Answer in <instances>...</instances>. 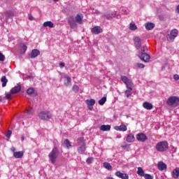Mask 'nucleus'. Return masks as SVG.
Here are the masks:
<instances>
[{
	"label": "nucleus",
	"instance_id": "obj_19",
	"mask_svg": "<svg viewBox=\"0 0 179 179\" xmlns=\"http://www.w3.org/2000/svg\"><path fill=\"white\" fill-rule=\"evenodd\" d=\"M24 155V152H23V151L13 152V156L14 157H15V159H22Z\"/></svg>",
	"mask_w": 179,
	"mask_h": 179
},
{
	"label": "nucleus",
	"instance_id": "obj_38",
	"mask_svg": "<svg viewBox=\"0 0 179 179\" xmlns=\"http://www.w3.org/2000/svg\"><path fill=\"white\" fill-rule=\"evenodd\" d=\"M73 90L75 92V93H78L79 92V86L76 85H73Z\"/></svg>",
	"mask_w": 179,
	"mask_h": 179
},
{
	"label": "nucleus",
	"instance_id": "obj_17",
	"mask_svg": "<svg viewBox=\"0 0 179 179\" xmlns=\"http://www.w3.org/2000/svg\"><path fill=\"white\" fill-rule=\"evenodd\" d=\"M126 141L128 142V143H132V142H135V136H134L133 134H128Z\"/></svg>",
	"mask_w": 179,
	"mask_h": 179
},
{
	"label": "nucleus",
	"instance_id": "obj_35",
	"mask_svg": "<svg viewBox=\"0 0 179 179\" xmlns=\"http://www.w3.org/2000/svg\"><path fill=\"white\" fill-rule=\"evenodd\" d=\"M34 113V110L31 108H29L27 109L25 112V114H27L28 115H31Z\"/></svg>",
	"mask_w": 179,
	"mask_h": 179
},
{
	"label": "nucleus",
	"instance_id": "obj_6",
	"mask_svg": "<svg viewBox=\"0 0 179 179\" xmlns=\"http://www.w3.org/2000/svg\"><path fill=\"white\" fill-rule=\"evenodd\" d=\"M121 80L126 85L127 89L134 87V83H132V80H129L127 76H122L121 77Z\"/></svg>",
	"mask_w": 179,
	"mask_h": 179
},
{
	"label": "nucleus",
	"instance_id": "obj_4",
	"mask_svg": "<svg viewBox=\"0 0 179 179\" xmlns=\"http://www.w3.org/2000/svg\"><path fill=\"white\" fill-rule=\"evenodd\" d=\"M157 152H166L169 149V143L167 141H160L155 146Z\"/></svg>",
	"mask_w": 179,
	"mask_h": 179
},
{
	"label": "nucleus",
	"instance_id": "obj_18",
	"mask_svg": "<svg viewBox=\"0 0 179 179\" xmlns=\"http://www.w3.org/2000/svg\"><path fill=\"white\" fill-rule=\"evenodd\" d=\"M22 90V87L20 85H17L11 89L10 92L12 94H15V93H19Z\"/></svg>",
	"mask_w": 179,
	"mask_h": 179
},
{
	"label": "nucleus",
	"instance_id": "obj_37",
	"mask_svg": "<svg viewBox=\"0 0 179 179\" xmlns=\"http://www.w3.org/2000/svg\"><path fill=\"white\" fill-rule=\"evenodd\" d=\"M136 68H138V69H143V68H145V64H143L142 63H136Z\"/></svg>",
	"mask_w": 179,
	"mask_h": 179
},
{
	"label": "nucleus",
	"instance_id": "obj_45",
	"mask_svg": "<svg viewBox=\"0 0 179 179\" xmlns=\"http://www.w3.org/2000/svg\"><path fill=\"white\" fill-rule=\"evenodd\" d=\"M141 51H143V52H146V51H148V47L146 46L141 47Z\"/></svg>",
	"mask_w": 179,
	"mask_h": 179
},
{
	"label": "nucleus",
	"instance_id": "obj_28",
	"mask_svg": "<svg viewBox=\"0 0 179 179\" xmlns=\"http://www.w3.org/2000/svg\"><path fill=\"white\" fill-rule=\"evenodd\" d=\"M137 174L141 177H144L145 171H143V169H142V167H138Z\"/></svg>",
	"mask_w": 179,
	"mask_h": 179
},
{
	"label": "nucleus",
	"instance_id": "obj_16",
	"mask_svg": "<svg viewBox=\"0 0 179 179\" xmlns=\"http://www.w3.org/2000/svg\"><path fill=\"white\" fill-rule=\"evenodd\" d=\"M39 55H40V50H38L37 49H34V50H32V51L30 54V58H36V57H38Z\"/></svg>",
	"mask_w": 179,
	"mask_h": 179
},
{
	"label": "nucleus",
	"instance_id": "obj_26",
	"mask_svg": "<svg viewBox=\"0 0 179 179\" xmlns=\"http://www.w3.org/2000/svg\"><path fill=\"white\" fill-rule=\"evenodd\" d=\"M145 29L146 30H152L155 28V24L152 22H148L145 24Z\"/></svg>",
	"mask_w": 179,
	"mask_h": 179
},
{
	"label": "nucleus",
	"instance_id": "obj_24",
	"mask_svg": "<svg viewBox=\"0 0 179 179\" xmlns=\"http://www.w3.org/2000/svg\"><path fill=\"white\" fill-rule=\"evenodd\" d=\"M172 176L173 178H178L179 177V169L176 168L172 171Z\"/></svg>",
	"mask_w": 179,
	"mask_h": 179
},
{
	"label": "nucleus",
	"instance_id": "obj_2",
	"mask_svg": "<svg viewBox=\"0 0 179 179\" xmlns=\"http://www.w3.org/2000/svg\"><path fill=\"white\" fill-rule=\"evenodd\" d=\"M166 104L168 106H170V107H173L174 108L176 107H178L179 106V97L176 96H170L166 100Z\"/></svg>",
	"mask_w": 179,
	"mask_h": 179
},
{
	"label": "nucleus",
	"instance_id": "obj_14",
	"mask_svg": "<svg viewBox=\"0 0 179 179\" xmlns=\"http://www.w3.org/2000/svg\"><path fill=\"white\" fill-rule=\"evenodd\" d=\"M76 22L78 24H82L83 23V14H77L76 16Z\"/></svg>",
	"mask_w": 179,
	"mask_h": 179
},
{
	"label": "nucleus",
	"instance_id": "obj_3",
	"mask_svg": "<svg viewBox=\"0 0 179 179\" xmlns=\"http://www.w3.org/2000/svg\"><path fill=\"white\" fill-rule=\"evenodd\" d=\"M59 155V151L58 150V148L54 147L49 154V159L52 164H55V162H57V157H58Z\"/></svg>",
	"mask_w": 179,
	"mask_h": 179
},
{
	"label": "nucleus",
	"instance_id": "obj_9",
	"mask_svg": "<svg viewBox=\"0 0 179 179\" xmlns=\"http://www.w3.org/2000/svg\"><path fill=\"white\" fill-rule=\"evenodd\" d=\"M134 45L136 48L139 49L141 48V45H142V39L138 36H135L134 38Z\"/></svg>",
	"mask_w": 179,
	"mask_h": 179
},
{
	"label": "nucleus",
	"instance_id": "obj_39",
	"mask_svg": "<svg viewBox=\"0 0 179 179\" xmlns=\"http://www.w3.org/2000/svg\"><path fill=\"white\" fill-rule=\"evenodd\" d=\"M86 162L87 163V164H91V163H93V157H88L86 160Z\"/></svg>",
	"mask_w": 179,
	"mask_h": 179
},
{
	"label": "nucleus",
	"instance_id": "obj_10",
	"mask_svg": "<svg viewBox=\"0 0 179 179\" xmlns=\"http://www.w3.org/2000/svg\"><path fill=\"white\" fill-rule=\"evenodd\" d=\"M136 139L140 142H145V141H148V136L143 133H139L136 135Z\"/></svg>",
	"mask_w": 179,
	"mask_h": 179
},
{
	"label": "nucleus",
	"instance_id": "obj_54",
	"mask_svg": "<svg viewBox=\"0 0 179 179\" xmlns=\"http://www.w3.org/2000/svg\"><path fill=\"white\" fill-rule=\"evenodd\" d=\"M89 110H92V108L90 106H88Z\"/></svg>",
	"mask_w": 179,
	"mask_h": 179
},
{
	"label": "nucleus",
	"instance_id": "obj_53",
	"mask_svg": "<svg viewBox=\"0 0 179 179\" xmlns=\"http://www.w3.org/2000/svg\"><path fill=\"white\" fill-rule=\"evenodd\" d=\"M21 139L22 141H24V136H22Z\"/></svg>",
	"mask_w": 179,
	"mask_h": 179
},
{
	"label": "nucleus",
	"instance_id": "obj_36",
	"mask_svg": "<svg viewBox=\"0 0 179 179\" xmlns=\"http://www.w3.org/2000/svg\"><path fill=\"white\" fill-rule=\"evenodd\" d=\"M34 92H35V90H34V88H33V87H30V88H29V89L27 90V94H33V93H34Z\"/></svg>",
	"mask_w": 179,
	"mask_h": 179
},
{
	"label": "nucleus",
	"instance_id": "obj_23",
	"mask_svg": "<svg viewBox=\"0 0 179 179\" xmlns=\"http://www.w3.org/2000/svg\"><path fill=\"white\" fill-rule=\"evenodd\" d=\"M85 103L86 104L88 105V107H92L93 106H94V104H96V101L93 99H87L85 100Z\"/></svg>",
	"mask_w": 179,
	"mask_h": 179
},
{
	"label": "nucleus",
	"instance_id": "obj_49",
	"mask_svg": "<svg viewBox=\"0 0 179 179\" xmlns=\"http://www.w3.org/2000/svg\"><path fill=\"white\" fill-rule=\"evenodd\" d=\"M59 66H60V68H64V67L65 66V63L61 62V63L59 64Z\"/></svg>",
	"mask_w": 179,
	"mask_h": 179
},
{
	"label": "nucleus",
	"instance_id": "obj_44",
	"mask_svg": "<svg viewBox=\"0 0 179 179\" xmlns=\"http://www.w3.org/2000/svg\"><path fill=\"white\" fill-rule=\"evenodd\" d=\"M6 98L7 100H10L12 99V95L10 94H6Z\"/></svg>",
	"mask_w": 179,
	"mask_h": 179
},
{
	"label": "nucleus",
	"instance_id": "obj_13",
	"mask_svg": "<svg viewBox=\"0 0 179 179\" xmlns=\"http://www.w3.org/2000/svg\"><path fill=\"white\" fill-rule=\"evenodd\" d=\"M157 168L160 171H163V170H166L167 169V165L163 162H159L157 164Z\"/></svg>",
	"mask_w": 179,
	"mask_h": 179
},
{
	"label": "nucleus",
	"instance_id": "obj_32",
	"mask_svg": "<svg viewBox=\"0 0 179 179\" xmlns=\"http://www.w3.org/2000/svg\"><path fill=\"white\" fill-rule=\"evenodd\" d=\"M64 145H66L67 149H69V148H72V143H71V141H69V139H66L64 141Z\"/></svg>",
	"mask_w": 179,
	"mask_h": 179
},
{
	"label": "nucleus",
	"instance_id": "obj_27",
	"mask_svg": "<svg viewBox=\"0 0 179 179\" xmlns=\"http://www.w3.org/2000/svg\"><path fill=\"white\" fill-rule=\"evenodd\" d=\"M1 82L2 83V87H5L8 83V78L6 76H2Z\"/></svg>",
	"mask_w": 179,
	"mask_h": 179
},
{
	"label": "nucleus",
	"instance_id": "obj_29",
	"mask_svg": "<svg viewBox=\"0 0 179 179\" xmlns=\"http://www.w3.org/2000/svg\"><path fill=\"white\" fill-rule=\"evenodd\" d=\"M103 167H105V169H106L107 170H109V171L113 170V166L108 162H104L103 163Z\"/></svg>",
	"mask_w": 179,
	"mask_h": 179
},
{
	"label": "nucleus",
	"instance_id": "obj_52",
	"mask_svg": "<svg viewBox=\"0 0 179 179\" xmlns=\"http://www.w3.org/2000/svg\"><path fill=\"white\" fill-rule=\"evenodd\" d=\"M11 150L15 153V150H16V149L15 148V147H13V148H11Z\"/></svg>",
	"mask_w": 179,
	"mask_h": 179
},
{
	"label": "nucleus",
	"instance_id": "obj_22",
	"mask_svg": "<svg viewBox=\"0 0 179 179\" xmlns=\"http://www.w3.org/2000/svg\"><path fill=\"white\" fill-rule=\"evenodd\" d=\"M5 16L8 19H12V17H13V16H15V13H13V11H12V10L6 11L5 12Z\"/></svg>",
	"mask_w": 179,
	"mask_h": 179
},
{
	"label": "nucleus",
	"instance_id": "obj_55",
	"mask_svg": "<svg viewBox=\"0 0 179 179\" xmlns=\"http://www.w3.org/2000/svg\"><path fill=\"white\" fill-rule=\"evenodd\" d=\"M55 2H58V0H54Z\"/></svg>",
	"mask_w": 179,
	"mask_h": 179
},
{
	"label": "nucleus",
	"instance_id": "obj_50",
	"mask_svg": "<svg viewBox=\"0 0 179 179\" xmlns=\"http://www.w3.org/2000/svg\"><path fill=\"white\" fill-rule=\"evenodd\" d=\"M29 20H34V17H33V16H31V15L29 16Z\"/></svg>",
	"mask_w": 179,
	"mask_h": 179
},
{
	"label": "nucleus",
	"instance_id": "obj_11",
	"mask_svg": "<svg viewBox=\"0 0 179 179\" xmlns=\"http://www.w3.org/2000/svg\"><path fill=\"white\" fill-rule=\"evenodd\" d=\"M116 177L122 179H129V176L127 173H121V171H118L115 172Z\"/></svg>",
	"mask_w": 179,
	"mask_h": 179
},
{
	"label": "nucleus",
	"instance_id": "obj_30",
	"mask_svg": "<svg viewBox=\"0 0 179 179\" xmlns=\"http://www.w3.org/2000/svg\"><path fill=\"white\" fill-rule=\"evenodd\" d=\"M128 90L124 92V94L127 97H129L132 94L133 88H127Z\"/></svg>",
	"mask_w": 179,
	"mask_h": 179
},
{
	"label": "nucleus",
	"instance_id": "obj_46",
	"mask_svg": "<svg viewBox=\"0 0 179 179\" xmlns=\"http://www.w3.org/2000/svg\"><path fill=\"white\" fill-rule=\"evenodd\" d=\"M22 50L24 52H26V51H27V46H26V45H23Z\"/></svg>",
	"mask_w": 179,
	"mask_h": 179
},
{
	"label": "nucleus",
	"instance_id": "obj_12",
	"mask_svg": "<svg viewBox=\"0 0 179 179\" xmlns=\"http://www.w3.org/2000/svg\"><path fill=\"white\" fill-rule=\"evenodd\" d=\"M92 34H100V33H103V29L99 26L94 27L92 29Z\"/></svg>",
	"mask_w": 179,
	"mask_h": 179
},
{
	"label": "nucleus",
	"instance_id": "obj_48",
	"mask_svg": "<svg viewBox=\"0 0 179 179\" xmlns=\"http://www.w3.org/2000/svg\"><path fill=\"white\" fill-rule=\"evenodd\" d=\"M122 149H127V148H129V145L124 144V145H122Z\"/></svg>",
	"mask_w": 179,
	"mask_h": 179
},
{
	"label": "nucleus",
	"instance_id": "obj_21",
	"mask_svg": "<svg viewBox=\"0 0 179 179\" xmlns=\"http://www.w3.org/2000/svg\"><path fill=\"white\" fill-rule=\"evenodd\" d=\"M143 107L145 108V110H152V108H153V105L149 102H144L143 103Z\"/></svg>",
	"mask_w": 179,
	"mask_h": 179
},
{
	"label": "nucleus",
	"instance_id": "obj_25",
	"mask_svg": "<svg viewBox=\"0 0 179 179\" xmlns=\"http://www.w3.org/2000/svg\"><path fill=\"white\" fill-rule=\"evenodd\" d=\"M43 27H50L52 29L54 27V22L51 21H47L43 23Z\"/></svg>",
	"mask_w": 179,
	"mask_h": 179
},
{
	"label": "nucleus",
	"instance_id": "obj_41",
	"mask_svg": "<svg viewBox=\"0 0 179 179\" xmlns=\"http://www.w3.org/2000/svg\"><path fill=\"white\" fill-rule=\"evenodd\" d=\"M0 61L1 62H3V61H5V55H3V54H2L1 52H0Z\"/></svg>",
	"mask_w": 179,
	"mask_h": 179
},
{
	"label": "nucleus",
	"instance_id": "obj_1",
	"mask_svg": "<svg viewBox=\"0 0 179 179\" xmlns=\"http://www.w3.org/2000/svg\"><path fill=\"white\" fill-rule=\"evenodd\" d=\"M77 148L79 155H84L86 152V143L83 137H80L77 140Z\"/></svg>",
	"mask_w": 179,
	"mask_h": 179
},
{
	"label": "nucleus",
	"instance_id": "obj_20",
	"mask_svg": "<svg viewBox=\"0 0 179 179\" xmlns=\"http://www.w3.org/2000/svg\"><path fill=\"white\" fill-rule=\"evenodd\" d=\"M110 129H111V126L110 124H102L100 127V130L104 131H110Z\"/></svg>",
	"mask_w": 179,
	"mask_h": 179
},
{
	"label": "nucleus",
	"instance_id": "obj_15",
	"mask_svg": "<svg viewBox=\"0 0 179 179\" xmlns=\"http://www.w3.org/2000/svg\"><path fill=\"white\" fill-rule=\"evenodd\" d=\"M69 24H70V27L71 29H75L78 26V24H76V21H75V19H73V17H71L69 20Z\"/></svg>",
	"mask_w": 179,
	"mask_h": 179
},
{
	"label": "nucleus",
	"instance_id": "obj_40",
	"mask_svg": "<svg viewBox=\"0 0 179 179\" xmlns=\"http://www.w3.org/2000/svg\"><path fill=\"white\" fill-rule=\"evenodd\" d=\"M144 178L145 179H153V176H152V175L148 174V173L144 175Z\"/></svg>",
	"mask_w": 179,
	"mask_h": 179
},
{
	"label": "nucleus",
	"instance_id": "obj_31",
	"mask_svg": "<svg viewBox=\"0 0 179 179\" xmlns=\"http://www.w3.org/2000/svg\"><path fill=\"white\" fill-rule=\"evenodd\" d=\"M106 101H107V97L106 96H103V98H101L99 101V104L100 106H103V104L106 103Z\"/></svg>",
	"mask_w": 179,
	"mask_h": 179
},
{
	"label": "nucleus",
	"instance_id": "obj_7",
	"mask_svg": "<svg viewBox=\"0 0 179 179\" xmlns=\"http://www.w3.org/2000/svg\"><path fill=\"white\" fill-rule=\"evenodd\" d=\"M38 117L41 120H43V121H48V120L51 118L52 115L50 112L42 111L38 114Z\"/></svg>",
	"mask_w": 179,
	"mask_h": 179
},
{
	"label": "nucleus",
	"instance_id": "obj_33",
	"mask_svg": "<svg viewBox=\"0 0 179 179\" xmlns=\"http://www.w3.org/2000/svg\"><path fill=\"white\" fill-rule=\"evenodd\" d=\"M129 29L130 30H138V27L135 23L131 22L129 24Z\"/></svg>",
	"mask_w": 179,
	"mask_h": 179
},
{
	"label": "nucleus",
	"instance_id": "obj_51",
	"mask_svg": "<svg viewBox=\"0 0 179 179\" xmlns=\"http://www.w3.org/2000/svg\"><path fill=\"white\" fill-rule=\"evenodd\" d=\"M176 10V12H178V13H179V4L178 5Z\"/></svg>",
	"mask_w": 179,
	"mask_h": 179
},
{
	"label": "nucleus",
	"instance_id": "obj_56",
	"mask_svg": "<svg viewBox=\"0 0 179 179\" xmlns=\"http://www.w3.org/2000/svg\"><path fill=\"white\" fill-rule=\"evenodd\" d=\"M0 101H1V97H0Z\"/></svg>",
	"mask_w": 179,
	"mask_h": 179
},
{
	"label": "nucleus",
	"instance_id": "obj_47",
	"mask_svg": "<svg viewBox=\"0 0 179 179\" xmlns=\"http://www.w3.org/2000/svg\"><path fill=\"white\" fill-rule=\"evenodd\" d=\"M173 79H174V80H179V76H178V75L175 74V75L173 76Z\"/></svg>",
	"mask_w": 179,
	"mask_h": 179
},
{
	"label": "nucleus",
	"instance_id": "obj_42",
	"mask_svg": "<svg viewBox=\"0 0 179 179\" xmlns=\"http://www.w3.org/2000/svg\"><path fill=\"white\" fill-rule=\"evenodd\" d=\"M65 78H66V80H67L66 85H71V78H70V77H65Z\"/></svg>",
	"mask_w": 179,
	"mask_h": 179
},
{
	"label": "nucleus",
	"instance_id": "obj_34",
	"mask_svg": "<svg viewBox=\"0 0 179 179\" xmlns=\"http://www.w3.org/2000/svg\"><path fill=\"white\" fill-rule=\"evenodd\" d=\"M117 128H118V131H122L123 132H125V131H127V126L125 124H121Z\"/></svg>",
	"mask_w": 179,
	"mask_h": 179
},
{
	"label": "nucleus",
	"instance_id": "obj_5",
	"mask_svg": "<svg viewBox=\"0 0 179 179\" xmlns=\"http://www.w3.org/2000/svg\"><path fill=\"white\" fill-rule=\"evenodd\" d=\"M177 36H178V30L173 29L171 31L170 34L166 36V39L169 43H173Z\"/></svg>",
	"mask_w": 179,
	"mask_h": 179
},
{
	"label": "nucleus",
	"instance_id": "obj_8",
	"mask_svg": "<svg viewBox=\"0 0 179 179\" xmlns=\"http://www.w3.org/2000/svg\"><path fill=\"white\" fill-rule=\"evenodd\" d=\"M138 57L140 59H141V61H143L144 62H149V61L150 60V56L146 53L141 52Z\"/></svg>",
	"mask_w": 179,
	"mask_h": 179
},
{
	"label": "nucleus",
	"instance_id": "obj_43",
	"mask_svg": "<svg viewBox=\"0 0 179 179\" xmlns=\"http://www.w3.org/2000/svg\"><path fill=\"white\" fill-rule=\"evenodd\" d=\"M10 135H12V131L8 130V132L6 133V136L9 139L10 138Z\"/></svg>",
	"mask_w": 179,
	"mask_h": 179
}]
</instances>
